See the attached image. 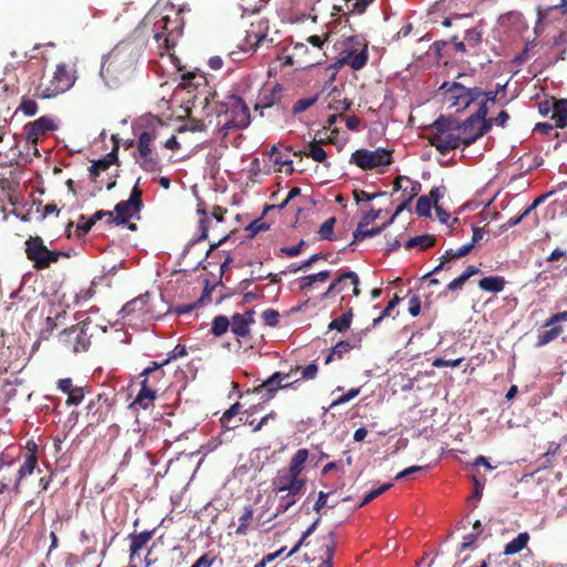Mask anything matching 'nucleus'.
Returning <instances> with one entry per match:
<instances>
[{
	"instance_id": "obj_12",
	"label": "nucleus",
	"mask_w": 567,
	"mask_h": 567,
	"mask_svg": "<svg viewBox=\"0 0 567 567\" xmlns=\"http://www.w3.org/2000/svg\"><path fill=\"white\" fill-rule=\"evenodd\" d=\"M333 495V492H323L320 491L318 494V498L313 504L312 509L317 513L318 517L316 520L302 533L300 539L292 547V549L287 554V557L293 555L299 550L302 545H307L306 539L316 530L321 517L326 514V508H333L337 506V499H330Z\"/></svg>"
},
{
	"instance_id": "obj_19",
	"label": "nucleus",
	"mask_w": 567,
	"mask_h": 567,
	"mask_svg": "<svg viewBox=\"0 0 567 567\" xmlns=\"http://www.w3.org/2000/svg\"><path fill=\"white\" fill-rule=\"evenodd\" d=\"M58 389L68 395L65 401L68 406L79 405L85 398V394L90 392L87 386H80L73 383L71 378L60 379L56 382Z\"/></svg>"
},
{
	"instance_id": "obj_16",
	"label": "nucleus",
	"mask_w": 567,
	"mask_h": 567,
	"mask_svg": "<svg viewBox=\"0 0 567 567\" xmlns=\"http://www.w3.org/2000/svg\"><path fill=\"white\" fill-rule=\"evenodd\" d=\"M369 53L367 44H363L360 50L354 47H348L340 53L337 64L341 66L347 65L354 71H359L367 65Z\"/></svg>"
},
{
	"instance_id": "obj_44",
	"label": "nucleus",
	"mask_w": 567,
	"mask_h": 567,
	"mask_svg": "<svg viewBox=\"0 0 567 567\" xmlns=\"http://www.w3.org/2000/svg\"><path fill=\"white\" fill-rule=\"evenodd\" d=\"M353 312L352 308H349V310L341 315L340 317L333 319L328 328L329 330H337L339 332H343L350 328L351 321H352Z\"/></svg>"
},
{
	"instance_id": "obj_34",
	"label": "nucleus",
	"mask_w": 567,
	"mask_h": 567,
	"mask_svg": "<svg viewBox=\"0 0 567 567\" xmlns=\"http://www.w3.org/2000/svg\"><path fill=\"white\" fill-rule=\"evenodd\" d=\"M391 223L392 221L389 220L379 227H373L370 229H367L368 225L358 224L357 229L353 231V243L362 241L365 238H370V237L381 234L388 227V225Z\"/></svg>"
},
{
	"instance_id": "obj_2",
	"label": "nucleus",
	"mask_w": 567,
	"mask_h": 567,
	"mask_svg": "<svg viewBox=\"0 0 567 567\" xmlns=\"http://www.w3.org/2000/svg\"><path fill=\"white\" fill-rule=\"evenodd\" d=\"M216 128L225 137L230 131H241L250 124V111L245 101L235 94L215 102Z\"/></svg>"
},
{
	"instance_id": "obj_32",
	"label": "nucleus",
	"mask_w": 567,
	"mask_h": 567,
	"mask_svg": "<svg viewBox=\"0 0 567 567\" xmlns=\"http://www.w3.org/2000/svg\"><path fill=\"white\" fill-rule=\"evenodd\" d=\"M102 395L99 394L95 399L91 400L86 405V415L91 417L90 425L100 424L104 421V414L101 405Z\"/></svg>"
},
{
	"instance_id": "obj_5",
	"label": "nucleus",
	"mask_w": 567,
	"mask_h": 567,
	"mask_svg": "<svg viewBox=\"0 0 567 567\" xmlns=\"http://www.w3.org/2000/svg\"><path fill=\"white\" fill-rule=\"evenodd\" d=\"M166 23L167 14H164L163 11L153 8L144 17L140 27L144 31L153 34L159 50L164 49L171 56H174L171 51L176 47L179 38L182 37L183 28L181 19H175L173 21V28L169 29V32H166Z\"/></svg>"
},
{
	"instance_id": "obj_47",
	"label": "nucleus",
	"mask_w": 567,
	"mask_h": 567,
	"mask_svg": "<svg viewBox=\"0 0 567 567\" xmlns=\"http://www.w3.org/2000/svg\"><path fill=\"white\" fill-rule=\"evenodd\" d=\"M230 327V320L225 316H217L213 320L212 333L215 337L223 336Z\"/></svg>"
},
{
	"instance_id": "obj_50",
	"label": "nucleus",
	"mask_w": 567,
	"mask_h": 567,
	"mask_svg": "<svg viewBox=\"0 0 567 567\" xmlns=\"http://www.w3.org/2000/svg\"><path fill=\"white\" fill-rule=\"evenodd\" d=\"M240 409H241V405L240 403L236 402L234 403L228 410H226L224 412V414L221 415L220 417V423L223 424L224 427L226 429H233L235 427L236 425H230V421L234 416H236L237 414H239L240 412Z\"/></svg>"
},
{
	"instance_id": "obj_6",
	"label": "nucleus",
	"mask_w": 567,
	"mask_h": 567,
	"mask_svg": "<svg viewBox=\"0 0 567 567\" xmlns=\"http://www.w3.org/2000/svg\"><path fill=\"white\" fill-rule=\"evenodd\" d=\"M76 81V70L74 63L61 62L56 65L52 78L42 82L37 89V95L40 99H52L70 90Z\"/></svg>"
},
{
	"instance_id": "obj_33",
	"label": "nucleus",
	"mask_w": 567,
	"mask_h": 567,
	"mask_svg": "<svg viewBox=\"0 0 567 567\" xmlns=\"http://www.w3.org/2000/svg\"><path fill=\"white\" fill-rule=\"evenodd\" d=\"M493 124H495L493 117L487 118V116H485L483 120H477L475 133L473 135L468 134L465 137V147L474 144L478 138L484 136L492 128Z\"/></svg>"
},
{
	"instance_id": "obj_4",
	"label": "nucleus",
	"mask_w": 567,
	"mask_h": 567,
	"mask_svg": "<svg viewBox=\"0 0 567 567\" xmlns=\"http://www.w3.org/2000/svg\"><path fill=\"white\" fill-rule=\"evenodd\" d=\"M97 332L105 333L106 327H102L91 317H86L79 323L59 332L58 342L65 352L73 354L86 352L92 344V339Z\"/></svg>"
},
{
	"instance_id": "obj_46",
	"label": "nucleus",
	"mask_w": 567,
	"mask_h": 567,
	"mask_svg": "<svg viewBox=\"0 0 567 567\" xmlns=\"http://www.w3.org/2000/svg\"><path fill=\"white\" fill-rule=\"evenodd\" d=\"M254 519V511L251 506H246L244 508L243 514L239 516V525L236 528L235 534L237 536H245L247 534V530Z\"/></svg>"
},
{
	"instance_id": "obj_40",
	"label": "nucleus",
	"mask_w": 567,
	"mask_h": 567,
	"mask_svg": "<svg viewBox=\"0 0 567 567\" xmlns=\"http://www.w3.org/2000/svg\"><path fill=\"white\" fill-rule=\"evenodd\" d=\"M456 123L458 122L447 120L441 116L432 124V128L429 135H442L447 132H456Z\"/></svg>"
},
{
	"instance_id": "obj_37",
	"label": "nucleus",
	"mask_w": 567,
	"mask_h": 567,
	"mask_svg": "<svg viewBox=\"0 0 567 567\" xmlns=\"http://www.w3.org/2000/svg\"><path fill=\"white\" fill-rule=\"evenodd\" d=\"M529 534L527 532L518 534L514 539L506 544L504 555H514L522 551L528 544Z\"/></svg>"
},
{
	"instance_id": "obj_62",
	"label": "nucleus",
	"mask_w": 567,
	"mask_h": 567,
	"mask_svg": "<svg viewBox=\"0 0 567 567\" xmlns=\"http://www.w3.org/2000/svg\"><path fill=\"white\" fill-rule=\"evenodd\" d=\"M317 101V97H307V99H299L295 102L292 106V112L295 114L301 113L312 106Z\"/></svg>"
},
{
	"instance_id": "obj_42",
	"label": "nucleus",
	"mask_w": 567,
	"mask_h": 567,
	"mask_svg": "<svg viewBox=\"0 0 567 567\" xmlns=\"http://www.w3.org/2000/svg\"><path fill=\"white\" fill-rule=\"evenodd\" d=\"M354 347L348 341H339L332 348L330 353L327 355L324 363L329 364L334 359H342L343 355L348 354Z\"/></svg>"
},
{
	"instance_id": "obj_26",
	"label": "nucleus",
	"mask_w": 567,
	"mask_h": 567,
	"mask_svg": "<svg viewBox=\"0 0 567 567\" xmlns=\"http://www.w3.org/2000/svg\"><path fill=\"white\" fill-rule=\"evenodd\" d=\"M322 144H324L323 138L313 140L311 143H309L308 151L293 152V155L300 157H311L315 162L323 163L324 166L329 167L330 164L326 163L327 152L322 148Z\"/></svg>"
},
{
	"instance_id": "obj_29",
	"label": "nucleus",
	"mask_w": 567,
	"mask_h": 567,
	"mask_svg": "<svg viewBox=\"0 0 567 567\" xmlns=\"http://www.w3.org/2000/svg\"><path fill=\"white\" fill-rule=\"evenodd\" d=\"M405 186H408V192L402 193V196H403L402 203L396 207L394 214L390 218V221H393L394 218L408 207L410 202L421 192V188H422V185L420 182L412 181L411 178H410V183H406Z\"/></svg>"
},
{
	"instance_id": "obj_23",
	"label": "nucleus",
	"mask_w": 567,
	"mask_h": 567,
	"mask_svg": "<svg viewBox=\"0 0 567 567\" xmlns=\"http://www.w3.org/2000/svg\"><path fill=\"white\" fill-rule=\"evenodd\" d=\"M254 322V311L248 310L245 313H235L230 320V328L237 337L249 334V324Z\"/></svg>"
},
{
	"instance_id": "obj_3",
	"label": "nucleus",
	"mask_w": 567,
	"mask_h": 567,
	"mask_svg": "<svg viewBox=\"0 0 567 567\" xmlns=\"http://www.w3.org/2000/svg\"><path fill=\"white\" fill-rule=\"evenodd\" d=\"M309 457L307 449H299L291 457L288 467L280 468L271 481V488L275 494L289 492L302 494L306 488L307 478L302 474Z\"/></svg>"
},
{
	"instance_id": "obj_38",
	"label": "nucleus",
	"mask_w": 567,
	"mask_h": 567,
	"mask_svg": "<svg viewBox=\"0 0 567 567\" xmlns=\"http://www.w3.org/2000/svg\"><path fill=\"white\" fill-rule=\"evenodd\" d=\"M112 140L114 142L113 150L109 154H106L103 158L93 162V164H95V166L100 169V172L106 171L112 164H115L118 161V157H117V151H118V140H117V136L113 135Z\"/></svg>"
},
{
	"instance_id": "obj_1",
	"label": "nucleus",
	"mask_w": 567,
	"mask_h": 567,
	"mask_svg": "<svg viewBox=\"0 0 567 567\" xmlns=\"http://www.w3.org/2000/svg\"><path fill=\"white\" fill-rule=\"evenodd\" d=\"M141 55L136 43L123 41L116 44L105 56L101 66V76L110 87L127 81Z\"/></svg>"
},
{
	"instance_id": "obj_7",
	"label": "nucleus",
	"mask_w": 567,
	"mask_h": 567,
	"mask_svg": "<svg viewBox=\"0 0 567 567\" xmlns=\"http://www.w3.org/2000/svg\"><path fill=\"white\" fill-rule=\"evenodd\" d=\"M27 259L33 264L37 270H43L59 261L61 257L69 258L70 252L49 249L42 237L30 236L24 243Z\"/></svg>"
},
{
	"instance_id": "obj_11",
	"label": "nucleus",
	"mask_w": 567,
	"mask_h": 567,
	"mask_svg": "<svg viewBox=\"0 0 567 567\" xmlns=\"http://www.w3.org/2000/svg\"><path fill=\"white\" fill-rule=\"evenodd\" d=\"M155 140V131H144L138 136V163L146 172H156L161 168L158 156L152 147Z\"/></svg>"
},
{
	"instance_id": "obj_49",
	"label": "nucleus",
	"mask_w": 567,
	"mask_h": 567,
	"mask_svg": "<svg viewBox=\"0 0 567 567\" xmlns=\"http://www.w3.org/2000/svg\"><path fill=\"white\" fill-rule=\"evenodd\" d=\"M197 214L202 216L199 219V229L202 233L200 236L197 238V241H199L206 239L208 236L210 218L208 217L206 210L202 208L200 205H198Z\"/></svg>"
},
{
	"instance_id": "obj_41",
	"label": "nucleus",
	"mask_w": 567,
	"mask_h": 567,
	"mask_svg": "<svg viewBox=\"0 0 567 567\" xmlns=\"http://www.w3.org/2000/svg\"><path fill=\"white\" fill-rule=\"evenodd\" d=\"M551 118L557 127L567 126V99L557 100Z\"/></svg>"
},
{
	"instance_id": "obj_15",
	"label": "nucleus",
	"mask_w": 567,
	"mask_h": 567,
	"mask_svg": "<svg viewBox=\"0 0 567 567\" xmlns=\"http://www.w3.org/2000/svg\"><path fill=\"white\" fill-rule=\"evenodd\" d=\"M561 321H567V310L557 312L545 321L538 330L535 346L540 348L557 339L564 331L563 327L559 326Z\"/></svg>"
},
{
	"instance_id": "obj_21",
	"label": "nucleus",
	"mask_w": 567,
	"mask_h": 567,
	"mask_svg": "<svg viewBox=\"0 0 567 567\" xmlns=\"http://www.w3.org/2000/svg\"><path fill=\"white\" fill-rule=\"evenodd\" d=\"M478 92H480V100L476 102V103H478V109L474 114H472L471 116H468L466 118V123L468 125L473 121L483 120L485 116H487V114H488L487 103L488 102L494 103V102L499 101L497 91H493V90L486 91V90H483L482 87H478Z\"/></svg>"
},
{
	"instance_id": "obj_14",
	"label": "nucleus",
	"mask_w": 567,
	"mask_h": 567,
	"mask_svg": "<svg viewBox=\"0 0 567 567\" xmlns=\"http://www.w3.org/2000/svg\"><path fill=\"white\" fill-rule=\"evenodd\" d=\"M299 379L290 381V383H282V375L280 371L272 373L268 379L262 381L259 385L251 390V393L259 394L264 402L272 400L279 390L297 389Z\"/></svg>"
},
{
	"instance_id": "obj_17",
	"label": "nucleus",
	"mask_w": 567,
	"mask_h": 567,
	"mask_svg": "<svg viewBox=\"0 0 567 567\" xmlns=\"http://www.w3.org/2000/svg\"><path fill=\"white\" fill-rule=\"evenodd\" d=\"M427 141L442 155H446L462 144L465 146V138H461V135L455 132H447L442 135H427Z\"/></svg>"
},
{
	"instance_id": "obj_55",
	"label": "nucleus",
	"mask_w": 567,
	"mask_h": 567,
	"mask_svg": "<svg viewBox=\"0 0 567 567\" xmlns=\"http://www.w3.org/2000/svg\"><path fill=\"white\" fill-rule=\"evenodd\" d=\"M269 225L262 220V216L251 221L247 227L246 231H248V237L254 238L258 233L268 230Z\"/></svg>"
},
{
	"instance_id": "obj_9",
	"label": "nucleus",
	"mask_w": 567,
	"mask_h": 567,
	"mask_svg": "<svg viewBox=\"0 0 567 567\" xmlns=\"http://www.w3.org/2000/svg\"><path fill=\"white\" fill-rule=\"evenodd\" d=\"M359 284V276L354 271H346L330 284L328 289L321 295V299H328L340 293H343L341 301H346L348 297H359L361 293Z\"/></svg>"
},
{
	"instance_id": "obj_8",
	"label": "nucleus",
	"mask_w": 567,
	"mask_h": 567,
	"mask_svg": "<svg viewBox=\"0 0 567 567\" xmlns=\"http://www.w3.org/2000/svg\"><path fill=\"white\" fill-rule=\"evenodd\" d=\"M444 103L449 107H456L457 112L465 111L472 103L480 100L478 86L470 87L462 82L445 81L439 89Z\"/></svg>"
},
{
	"instance_id": "obj_27",
	"label": "nucleus",
	"mask_w": 567,
	"mask_h": 567,
	"mask_svg": "<svg viewBox=\"0 0 567 567\" xmlns=\"http://www.w3.org/2000/svg\"><path fill=\"white\" fill-rule=\"evenodd\" d=\"M38 464V458L34 453L28 454L23 464L20 466V468L17 472L16 482L13 485V492L18 495L21 493L20 486L21 481L24 476L30 475L33 473L35 466Z\"/></svg>"
},
{
	"instance_id": "obj_52",
	"label": "nucleus",
	"mask_w": 567,
	"mask_h": 567,
	"mask_svg": "<svg viewBox=\"0 0 567 567\" xmlns=\"http://www.w3.org/2000/svg\"><path fill=\"white\" fill-rule=\"evenodd\" d=\"M266 39V34L261 31L248 30L246 37V43L250 50H256Z\"/></svg>"
},
{
	"instance_id": "obj_43",
	"label": "nucleus",
	"mask_w": 567,
	"mask_h": 567,
	"mask_svg": "<svg viewBox=\"0 0 567 567\" xmlns=\"http://www.w3.org/2000/svg\"><path fill=\"white\" fill-rule=\"evenodd\" d=\"M540 196L536 198L520 215L509 218L504 225L501 226L502 230H507L511 227L518 225L524 218H526L545 198Z\"/></svg>"
},
{
	"instance_id": "obj_39",
	"label": "nucleus",
	"mask_w": 567,
	"mask_h": 567,
	"mask_svg": "<svg viewBox=\"0 0 567 567\" xmlns=\"http://www.w3.org/2000/svg\"><path fill=\"white\" fill-rule=\"evenodd\" d=\"M155 529L152 530H143L141 533H131L128 535V539L131 542L130 547L133 548V553L135 549L140 551L154 536Z\"/></svg>"
},
{
	"instance_id": "obj_31",
	"label": "nucleus",
	"mask_w": 567,
	"mask_h": 567,
	"mask_svg": "<svg viewBox=\"0 0 567 567\" xmlns=\"http://www.w3.org/2000/svg\"><path fill=\"white\" fill-rule=\"evenodd\" d=\"M158 391H155L151 388L144 386L141 384L140 392L137 393L135 400L132 402L131 406H141L142 409H148L154 405V401L157 396Z\"/></svg>"
},
{
	"instance_id": "obj_22",
	"label": "nucleus",
	"mask_w": 567,
	"mask_h": 567,
	"mask_svg": "<svg viewBox=\"0 0 567 567\" xmlns=\"http://www.w3.org/2000/svg\"><path fill=\"white\" fill-rule=\"evenodd\" d=\"M281 99L282 86L280 84H276L271 89H264L258 95L257 102L255 104V110L262 111L265 109L271 107L276 104H279Z\"/></svg>"
},
{
	"instance_id": "obj_18",
	"label": "nucleus",
	"mask_w": 567,
	"mask_h": 567,
	"mask_svg": "<svg viewBox=\"0 0 567 567\" xmlns=\"http://www.w3.org/2000/svg\"><path fill=\"white\" fill-rule=\"evenodd\" d=\"M54 130H56V125L53 120L49 116H41L24 126V134L28 142L37 144L42 136Z\"/></svg>"
},
{
	"instance_id": "obj_64",
	"label": "nucleus",
	"mask_w": 567,
	"mask_h": 567,
	"mask_svg": "<svg viewBox=\"0 0 567 567\" xmlns=\"http://www.w3.org/2000/svg\"><path fill=\"white\" fill-rule=\"evenodd\" d=\"M217 556L214 555L212 551L203 554L195 563L194 565L196 567H212L215 563Z\"/></svg>"
},
{
	"instance_id": "obj_57",
	"label": "nucleus",
	"mask_w": 567,
	"mask_h": 567,
	"mask_svg": "<svg viewBox=\"0 0 567 567\" xmlns=\"http://www.w3.org/2000/svg\"><path fill=\"white\" fill-rule=\"evenodd\" d=\"M385 193L384 192H377V193H368L363 189H354L353 190V198L357 203H360V202H371L378 197H381V196H384Z\"/></svg>"
},
{
	"instance_id": "obj_63",
	"label": "nucleus",
	"mask_w": 567,
	"mask_h": 567,
	"mask_svg": "<svg viewBox=\"0 0 567 567\" xmlns=\"http://www.w3.org/2000/svg\"><path fill=\"white\" fill-rule=\"evenodd\" d=\"M265 323L269 327H276L279 322V312L275 309H267L261 315Z\"/></svg>"
},
{
	"instance_id": "obj_25",
	"label": "nucleus",
	"mask_w": 567,
	"mask_h": 567,
	"mask_svg": "<svg viewBox=\"0 0 567 567\" xmlns=\"http://www.w3.org/2000/svg\"><path fill=\"white\" fill-rule=\"evenodd\" d=\"M537 14L539 21L559 20L560 17L567 16V0H560L555 6L538 7Z\"/></svg>"
},
{
	"instance_id": "obj_28",
	"label": "nucleus",
	"mask_w": 567,
	"mask_h": 567,
	"mask_svg": "<svg viewBox=\"0 0 567 567\" xmlns=\"http://www.w3.org/2000/svg\"><path fill=\"white\" fill-rule=\"evenodd\" d=\"M343 6H334L333 9L344 14H362L374 0H342Z\"/></svg>"
},
{
	"instance_id": "obj_24",
	"label": "nucleus",
	"mask_w": 567,
	"mask_h": 567,
	"mask_svg": "<svg viewBox=\"0 0 567 567\" xmlns=\"http://www.w3.org/2000/svg\"><path fill=\"white\" fill-rule=\"evenodd\" d=\"M337 548V537L333 532H329L327 535L322 536V545L320 555L321 564L319 567H333V556Z\"/></svg>"
},
{
	"instance_id": "obj_56",
	"label": "nucleus",
	"mask_w": 567,
	"mask_h": 567,
	"mask_svg": "<svg viewBox=\"0 0 567 567\" xmlns=\"http://www.w3.org/2000/svg\"><path fill=\"white\" fill-rule=\"evenodd\" d=\"M431 198L421 196L416 202L415 212L419 216L429 217L431 215Z\"/></svg>"
},
{
	"instance_id": "obj_60",
	"label": "nucleus",
	"mask_w": 567,
	"mask_h": 567,
	"mask_svg": "<svg viewBox=\"0 0 567 567\" xmlns=\"http://www.w3.org/2000/svg\"><path fill=\"white\" fill-rule=\"evenodd\" d=\"M477 121H473L470 125L466 123V120L462 123H456L457 133L461 135V138H465L466 135H473L477 128Z\"/></svg>"
},
{
	"instance_id": "obj_51",
	"label": "nucleus",
	"mask_w": 567,
	"mask_h": 567,
	"mask_svg": "<svg viewBox=\"0 0 567 567\" xmlns=\"http://www.w3.org/2000/svg\"><path fill=\"white\" fill-rule=\"evenodd\" d=\"M336 225V217H330L319 228L320 239L323 240H332L333 239V228Z\"/></svg>"
},
{
	"instance_id": "obj_36",
	"label": "nucleus",
	"mask_w": 567,
	"mask_h": 567,
	"mask_svg": "<svg viewBox=\"0 0 567 567\" xmlns=\"http://www.w3.org/2000/svg\"><path fill=\"white\" fill-rule=\"evenodd\" d=\"M148 295L145 293L126 302L121 310L122 316L125 317L134 312H143L145 310Z\"/></svg>"
},
{
	"instance_id": "obj_10",
	"label": "nucleus",
	"mask_w": 567,
	"mask_h": 567,
	"mask_svg": "<svg viewBox=\"0 0 567 567\" xmlns=\"http://www.w3.org/2000/svg\"><path fill=\"white\" fill-rule=\"evenodd\" d=\"M350 163L363 171L386 166L392 163V152L382 147L374 151L360 148L351 154Z\"/></svg>"
},
{
	"instance_id": "obj_20",
	"label": "nucleus",
	"mask_w": 567,
	"mask_h": 567,
	"mask_svg": "<svg viewBox=\"0 0 567 567\" xmlns=\"http://www.w3.org/2000/svg\"><path fill=\"white\" fill-rule=\"evenodd\" d=\"M168 362L169 359L164 360L162 363L152 362V365L144 369L141 373V377H143L141 384L159 392L162 390L161 383L165 377V372L162 368Z\"/></svg>"
},
{
	"instance_id": "obj_54",
	"label": "nucleus",
	"mask_w": 567,
	"mask_h": 567,
	"mask_svg": "<svg viewBox=\"0 0 567 567\" xmlns=\"http://www.w3.org/2000/svg\"><path fill=\"white\" fill-rule=\"evenodd\" d=\"M401 302V298L395 295L393 299L388 303V306L383 309L382 313L373 319L372 326H378L384 318L390 317L395 307Z\"/></svg>"
},
{
	"instance_id": "obj_13",
	"label": "nucleus",
	"mask_w": 567,
	"mask_h": 567,
	"mask_svg": "<svg viewBox=\"0 0 567 567\" xmlns=\"http://www.w3.org/2000/svg\"><path fill=\"white\" fill-rule=\"evenodd\" d=\"M143 206L142 190L138 188V182L133 187L130 198L117 203L114 207L115 216H112L110 224H126L134 214L138 213Z\"/></svg>"
},
{
	"instance_id": "obj_30",
	"label": "nucleus",
	"mask_w": 567,
	"mask_h": 567,
	"mask_svg": "<svg viewBox=\"0 0 567 567\" xmlns=\"http://www.w3.org/2000/svg\"><path fill=\"white\" fill-rule=\"evenodd\" d=\"M275 495L278 497V505L276 512L267 519V522H270L278 515L286 513L289 508H291L297 503V499L301 494H291L289 492H284Z\"/></svg>"
},
{
	"instance_id": "obj_59",
	"label": "nucleus",
	"mask_w": 567,
	"mask_h": 567,
	"mask_svg": "<svg viewBox=\"0 0 567 567\" xmlns=\"http://www.w3.org/2000/svg\"><path fill=\"white\" fill-rule=\"evenodd\" d=\"M455 251L453 249H447L444 255L441 257V262L427 275L424 276V279L429 278L432 274H437L442 269H444V266L450 262L452 259H456Z\"/></svg>"
},
{
	"instance_id": "obj_45",
	"label": "nucleus",
	"mask_w": 567,
	"mask_h": 567,
	"mask_svg": "<svg viewBox=\"0 0 567 567\" xmlns=\"http://www.w3.org/2000/svg\"><path fill=\"white\" fill-rule=\"evenodd\" d=\"M435 245V237L431 235H420L412 237L405 244L406 249H412L414 247H420L422 250H425Z\"/></svg>"
},
{
	"instance_id": "obj_53",
	"label": "nucleus",
	"mask_w": 567,
	"mask_h": 567,
	"mask_svg": "<svg viewBox=\"0 0 567 567\" xmlns=\"http://www.w3.org/2000/svg\"><path fill=\"white\" fill-rule=\"evenodd\" d=\"M482 31L478 28L468 29L465 32L464 40L470 48H476L482 42Z\"/></svg>"
},
{
	"instance_id": "obj_48",
	"label": "nucleus",
	"mask_w": 567,
	"mask_h": 567,
	"mask_svg": "<svg viewBox=\"0 0 567 567\" xmlns=\"http://www.w3.org/2000/svg\"><path fill=\"white\" fill-rule=\"evenodd\" d=\"M284 64L291 66L296 65L300 69H306L319 64V61L317 59L299 60L292 52L290 55L286 56Z\"/></svg>"
},
{
	"instance_id": "obj_58",
	"label": "nucleus",
	"mask_w": 567,
	"mask_h": 567,
	"mask_svg": "<svg viewBox=\"0 0 567 567\" xmlns=\"http://www.w3.org/2000/svg\"><path fill=\"white\" fill-rule=\"evenodd\" d=\"M391 487H392L391 483H385L382 486H380L379 488L371 491L363 497L362 502L358 505V507H362V506L369 504L371 501H373L374 498H377L378 496H380L381 494H383Z\"/></svg>"
},
{
	"instance_id": "obj_61",
	"label": "nucleus",
	"mask_w": 567,
	"mask_h": 567,
	"mask_svg": "<svg viewBox=\"0 0 567 567\" xmlns=\"http://www.w3.org/2000/svg\"><path fill=\"white\" fill-rule=\"evenodd\" d=\"M19 110L22 111L27 116H33L38 112V104L34 100L23 99L20 103Z\"/></svg>"
},
{
	"instance_id": "obj_35",
	"label": "nucleus",
	"mask_w": 567,
	"mask_h": 567,
	"mask_svg": "<svg viewBox=\"0 0 567 567\" xmlns=\"http://www.w3.org/2000/svg\"><path fill=\"white\" fill-rule=\"evenodd\" d=\"M505 279L501 276L484 277L478 281V287L488 292H501L505 287Z\"/></svg>"
}]
</instances>
